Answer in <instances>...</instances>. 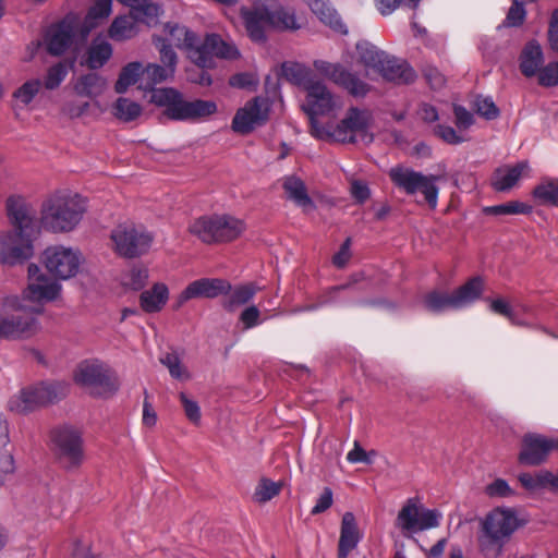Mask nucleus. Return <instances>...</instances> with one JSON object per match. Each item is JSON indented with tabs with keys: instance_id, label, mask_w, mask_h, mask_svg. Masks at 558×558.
I'll use <instances>...</instances> for the list:
<instances>
[{
	"instance_id": "obj_56",
	"label": "nucleus",
	"mask_w": 558,
	"mask_h": 558,
	"mask_svg": "<svg viewBox=\"0 0 558 558\" xmlns=\"http://www.w3.org/2000/svg\"><path fill=\"white\" fill-rule=\"evenodd\" d=\"M180 400L184 410V413L190 422H192L195 425H198L201 423V408L198 403L190 399L184 392L180 393Z\"/></svg>"
},
{
	"instance_id": "obj_16",
	"label": "nucleus",
	"mask_w": 558,
	"mask_h": 558,
	"mask_svg": "<svg viewBox=\"0 0 558 558\" xmlns=\"http://www.w3.org/2000/svg\"><path fill=\"white\" fill-rule=\"evenodd\" d=\"M74 380L98 397L112 393L117 389L111 380L110 369L97 360L81 362L74 372Z\"/></svg>"
},
{
	"instance_id": "obj_14",
	"label": "nucleus",
	"mask_w": 558,
	"mask_h": 558,
	"mask_svg": "<svg viewBox=\"0 0 558 558\" xmlns=\"http://www.w3.org/2000/svg\"><path fill=\"white\" fill-rule=\"evenodd\" d=\"M52 442L59 462L66 470L80 468L84 461L82 433L73 426L53 430Z\"/></svg>"
},
{
	"instance_id": "obj_19",
	"label": "nucleus",
	"mask_w": 558,
	"mask_h": 558,
	"mask_svg": "<svg viewBox=\"0 0 558 558\" xmlns=\"http://www.w3.org/2000/svg\"><path fill=\"white\" fill-rule=\"evenodd\" d=\"M270 104L267 98L255 97L239 108L232 119L231 129L239 134H248L269 119Z\"/></svg>"
},
{
	"instance_id": "obj_42",
	"label": "nucleus",
	"mask_w": 558,
	"mask_h": 558,
	"mask_svg": "<svg viewBox=\"0 0 558 558\" xmlns=\"http://www.w3.org/2000/svg\"><path fill=\"white\" fill-rule=\"evenodd\" d=\"M356 50L360 57L361 62L367 69H372L375 72L379 68V65L385 61L386 53L379 50L376 46L364 41L356 45Z\"/></svg>"
},
{
	"instance_id": "obj_51",
	"label": "nucleus",
	"mask_w": 558,
	"mask_h": 558,
	"mask_svg": "<svg viewBox=\"0 0 558 558\" xmlns=\"http://www.w3.org/2000/svg\"><path fill=\"white\" fill-rule=\"evenodd\" d=\"M484 492L489 498H509L515 495V490L504 478H496L485 486Z\"/></svg>"
},
{
	"instance_id": "obj_1",
	"label": "nucleus",
	"mask_w": 558,
	"mask_h": 558,
	"mask_svg": "<svg viewBox=\"0 0 558 558\" xmlns=\"http://www.w3.org/2000/svg\"><path fill=\"white\" fill-rule=\"evenodd\" d=\"M61 298L62 284L32 263L27 267L26 286L21 294L3 296L1 306L4 311L40 314L46 304L57 302Z\"/></svg>"
},
{
	"instance_id": "obj_46",
	"label": "nucleus",
	"mask_w": 558,
	"mask_h": 558,
	"mask_svg": "<svg viewBox=\"0 0 558 558\" xmlns=\"http://www.w3.org/2000/svg\"><path fill=\"white\" fill-rule=\"evenodd\" d=\"M112 13V0H97L88 10L85 22L93 28Z\"/></svg>"
},
{
	"instance_id": "obj_20",
	"label": "nucleus",
	"mask_w": 558,
	"mask_h": 558,
	"mask_svg": "<svg viewBox=\"0 0 558 558\" xmlns=\"http://www.w3.org/2000/svg\"><path fill=\"white\" fill-rule=\"evenodd\" d=\"M0 313V339L9 341L28 340L38 335L41 324L35 316L10 314L11 311Z\"/></svg>"
},
{
	"instance_id": "obj_21",
	"label": "nucleus",
	"mask_w": 558,
	"mask_h": 558,
	"mask_svg": "<svg viewBox=\"0 0 558 558\" xmlns=\"http://www.w3.org/2000/svg\"><path fill=\"white\" fill-rule=\"evenodd\" d=\"M33 234L9 231L0 235V263L16 265L34 255Z\"/></svg>"
},
{
	"instance_id": "obj_59",
	"label": "nucleus",
	"mask_w": 558,
	"mask_h": 558,
	"mask_svg": "<svg viewBox=\"0 0 558 558\" xmlns=\"http://www.w3.org/2000/svg\"><path fill=\"white\" fill-rule=\"evenodd\" d=\"M539 83L544 86L558 85V62H553L539 71Z\"/></svg>"
},
{
	"instance_id": "obj_31",
	"label": "nucleus",
	"mask_w": 558,
	"mask_h": 558,
	"mask_svg": "<svg viewBox=\"0 0 558 558\" xmlns=\"http://www.w3.org/2000/svg\"><path fill=\"white\" fill-rule=\"evenodd\" d=\"M376 72L385 80L396 83H410L415 77V73L409 64L390 58L388 54Z\"/></svg>"
},
{
	"instance_id": "obj_39",
	"label": "nucleus",
	"mask_w": 558,
	"mask_h": 558,
	"mask_svg": "<svg viewBox=\"0 0 558 558\" xmlns=\"http://www.w3.org/2000/svg\"><path fill=\"white\" fill-rule=\"evenodd\" d=\"M281 75L289 82L302 86L306 89V85L312 81H317L312 75V71L305 64L299 62L287 61L281 64Z\"/></svg>"
},
{
	"instance_id": "obj_15",
	"label": "nucleus",
	"mask_w": 558,
	"mask_h": 558,
	"mask_svg": "<svg viewBox=\"0 0 558 558\" xmlns=\"http://www.w3.org/2000/svg\"><path fill=\"white\" fill-rule=\"evenodd\" d=\"M41 262L56 279L68 280L78 274L83 257L76 248L52 245L44 251Z\"/></svg>"
},
{
	"instance_id": "obj_9",
	"label": "nucleus",
	"mask_w": 558,
	"mask_h": 558,
	"mask_svg": "<svg viewBox=\"0 0 558 558\" xmlns=\"http://www.w3.org/2000/svg\"><path fill=\"white\" fill-rule=\"evenodd\" d=\"M305 92L306 97L302 108L308 116L311 134L315 137V126H327L319 118L335 114L343 104L341 98L331 93L320 80L310 82Z\"/></svg>"
},
{
	"instance_id": "obj_26",
	"label": "nucleus",
	"mask_w": 558,
	"mask_h": 558,
	"mask_svg": "<svg viewBox=\"0 0 558 558\" xmlns=\"http://www.w3.org/2000/svg\"><path fill=\"white\" fill-rule=\"evenodd\" d=\"M74 37V25L69 21H62L46 31L44 45L48 53L61 56L73 45Z\"/></svg>"
},
{
	"instance_id": "obj_2",
	"label": "nucleus",
	"mask_w": 558,
	"mask_h": 558,
	"mask_svg": "<svg viewBox=\"0 0 558 558\" xmlns=\"http://www.w3.org/2000/svg\"><path fill=\"white\" fill-rule=\"evenodd\" d=\"M240 14L248 37L255 43L266 40V29L296 31L301 27L295 12L277 0H254L251 7H242Z\"/></svg>"
},
{
	"instance_id": "obj_6",
	"label": "nucleus",
	"mask_w": 558,
	"mask_h": 558,
	"mask_svg": "<svg viewBox=\"0 0 558 558\" xmlns=\"http://www.w3.org/2000/svg\"><path fill=\"white\" fill-rule=\"evenodd\" d=\"M130 8V14L118 15L108 28V36L113 41L122 43L134 38L140 33V24L154 26L158 22L160 8L150 0H119Z\"/></svg>"
},
{
	"instance_id": "obj_25",
	"label": "nucleus",
	"mask_w": 558,
	"mask_h": 558,
	"mask_svg": "<svg viewBox=\"0 0 558 558\" xmlns=\"http://www.w3.org/2000/svg\"><path fill=\"white\" fill-rule=\"evenodd\" d=\"M163 37L154 36L153 38L158 49L160 50L162 44H165L168 48H171L173 45L177 48L184 50L191 60L192 50L198 48L197 36L185 26L172 23H167L163 26Z\"/></svg>"
},
{
	"instance_id": "obj_23",
	"label": "nucleus",
	"mask_w": 558,
	"mask_h": 558,
	"mask_svg": "<svg viewBox=\"0 0 558 558\" xmlns=\"http://www.w3.org/2000/svg\"><path fill=\"white\" fill-rule=\"evenodd\" d=\"M230 290V283L218 278H202L192 281L177 298V307L192 299H215L226 294Z\"/></svg>"
},
{
	"instance_id": "obj_55",
	"label": "nucleus",
	"mask_w": 558,
	"mask_h": 558,
	"mask_svg": "<svg viewBox=\"0 0 558 558\" xmlns=\"http://www.w3.org/2000/svg\"><path fill=\"white\" fill-rule=\"evenodd\" d=\"M477 113L487 120L496 119L499 110L490 97L477 96L474 100Z\"/></svg>"
},
{
	"instance_id": "obj_34",
	"label": "nucleus",
	"mask_w": 558,
	"mask_h": 558,
	"mask_svg": "<svg viewBox=\"0 0 558 558\" xmlns=\"http://www.w3.org/2000/svg\"><path fill=\"white\" fill-rule=\"evenodd\" d=\"M544 62L541 45L531 40L524 47L520 58V69L525 76L535 75Z\"/></svg>"
},
{
	"instance_id": "obj_11",
	"label": "nucleus",
	"mask_w": 558,
	"mask_h": 558,
	"mask_svg": "<svg viewBox=\"0 0 558 558\" xmlns=\"http://www.w3.org/2000/svg\"><path fill=\"white\" fill-rule=\"evenodd\" d=\"M110 240L113 251L119 256L135 258L150 250L154 236L143 226L123 222L112 229Z\"/></svg>"
},
{
	"instance_id": "obj_41",
	"label": "nucleus",
	"mask_w": 558,
	"mask_h": 558,
	"mask_svg": "<svg viewBox=\"0 0 558 558\" xmlns=\"http://www.w3.org/2000/svg\"><path fill=\"white\" fill-rule=\"evenodd\" d=\"M144 74V66L141 62H130L122 68L116 82L114 89L119 94H123L128 88L134 85L141 75Z\"/></svg>"
},
{
	"instance_id": "obj_7",
	"label": "nucleus",
	"mask_w": 558,
	"mask_h": 558,
	"mask_svg": "<svg viewBox=\"0 0 558 558\" xmlns=\"http://www.w3.org/2000/svg\"><path fill=\"white\" fill-rule=\"evenodd\" d=\"M243 220L230 215L202 216L189 226L191 234L202 242L223 243L238 239L245 230Z\"/></svg>"
},
{
	"instance_id": "obj_63",
	"label": "nucleus",
	"mask_w": 558,
	"mask_h": 558,
	"mask_svg": "<svg viewBox=\"0 0 558 558\" xmlns=\"http://www.w3.org/2000/svg\"><path fill=\"white\" fill-rule=\"evenodd\" d=\"M436 133L448 144H460L465 141V138L459 135L451 126L438 125Z\"/></svg>"
},
{
	"instance_id": "obj_4",
	"label": "nucleus",
	"mask_w": 558,
	"mask_h": 558,
	"mask_svg": "<svg viewBox=\"0 0 558 558\" xmlns=\"http://www.w3.org/2000/svg\"><path fill=\"white\" fill-rule=\"evenodd\" d=\"M373 116L368 110L350 108L344 118L338 123H327V126H315V137L327 142L369 144L374 136L372 133Z\"/></svg>"
},
{
	"instance_id": "obj_12",
	"label": "nucleus",
	"mask_w": 558,
	"mask_h": 558,
	"mask_svg": "<svg viewBox=\"0 0 558 558\" xmlns=\"http://www.w3.org/2000/svg\"><path fill=\"white\" fill-rule=\"evenodd\" d=\"M389 177L392 183L409 195L421 192L430 208H436L439 189L437 181L439 177L434 174H423L412 168L396 166L389 170Z\"/></svg>"
},
{
	"instance_id": "obj_10",
	"label": "nucleus",
	"mask_w": 558,
	"mask_h": 558,
	"mask_svg": "<svg viewBox=\"0 0 558 558\" xmlns=\"http://www.w3.org/2000/svg\"><path fill=\"white\" fill-rule=\"evenodd\" d=\"M69 385L63 381L39 383L22 389L9 401V409L17 413H27L64 398Z\"/></svg>"
},
{
	"instance_id": "obj_49",
	"label": "nucleus",
	"mask_w": 558,
	"mask_h": 558,
	"mask_svg": "<svg viewBox=\"0 0 558 558\" xmlns=\"http://www.w3.org/2000/svg\"><path fill=\"white\" fill-rule=\"evenodd\" d=\"M148 279V270L144 267H133L122 276V284L132 290H141Z\"/></svg>"
},
{
	"instance_id": "obj_54",
	"label": "nucleus",
	"mask_w": 558,
	"mask_h": 558,
	"mask_svg": "<svg viewBox=\"0 0 558 558\" xmlns=\"http://www.w3.org/2000/svg\"><path fill=\"white\" fill-rule=\"evenodd\" d=\"M489 308L497 313V314H500L505 317H507L511 324L513 325H520V326H525L527 325L526 322L524 320H521L517 317V314L514 313V311L512 310V307L509 305V303L507 301H505L504 299H495V300H492L490 301V304H489Z\"/></svg>"
},
{
	"instance_id": "obj_52",
	"label": "nucleus",
	"mask_w": 558,
	"mask_h": 558,
	"mask_svg": "<svg viewBox=\"0 0 558 558\" xmlns=\"http://www.w3.org/2000/svg\"><path fill=\"white\" fill-rule=\"evenodd\" d=\"M518 480L521 483V485L530 492L546 489L545 488L546 476L544 474V470H541L536 473H527V472L521 473L518 475Z\"/></svg>"
},
{
	"instance_id": "obj_35",
	"label": "nucleus",
	"mask_w": 558,
	"mask_h": 558,
	"mask_svg": "<svg viewBox=\"0 0 558 558\" xmlns=\"http://www.w3.org/2000/svg\"><path fill=\"white\" fill-rule=\"evenodd\" d=\"M107 88V81L97 73H88L76 80L73 89L78 96L96 98Z\"/></svg>"
},
{
	"instance_id": "obj_17",
	"label": "nucleus",
	"mask_w": 558,
	"mask_h": 558,
	"mask_svg": "<svg viewBox=\"0 0 558 558\" xmlns=\"http://www.w3.org/2000/svg\"><path fill=\"white\" fill-rule=\"evenodd\" d=\"M239 57L240 51L234 43L223 40L217 34L207 35L198 48L191 52V61L201 69L214 68L216 58L234 60Z\"/></svg>"
},
{
	"instance_id": "obj_61",
	"label": "nucleus",
	"mask_w": 558,
	"mask_h": 558,
	"mask_svg": "<svg viewBox=\"0 0 558 558\" xmlns=\"http://www.w3.org/2000/svg\"><path fill=\"white\" fill-rule=\"evenodd\" d=\"M351 258V239L348 238L339 251L333 255L332 262L335 266L342 268L344 267Z\"/></svg>"
},
{
	"instance_id": "obj_44",
	"label": "nucleus",
	"mask_w": 558,
	"mask_h": 558,
	"mask_svg": "<svg viewBox=\"0 0 558 558\" xmlns=\"http://www.w3.org/2000/svg\"><path fill=\"white\" fill-rule=\"evenodd\" d=\"M141 113L142 107L128 98H119L113 106V114L124 122L135 120Z\"/></svg>"
},
{
	"instance_id": "obj_13",
	"label": "nucleus",
	"mask_w": 558,
	"mask_h": 558,
	"mask_svg": "<svg viewBox=\"0 0 558 558\" xmlns=\"http://www.w3.org/2000/svg\"><path fill=\"white\" fill-rule=\"evenodd\" d=\"M524 524L525 521L519 518L517 511L508 507L490 510L481 521L484 537L500 547Z\"/></svg>"
},
{
	"instance_id": "obj_33",
	"label": "nucleus",
	"mask_w": 558,
	"mask_h": 558,
	"mask_svg": "<svg viewBox=\"0 0 558 558\" xmlns=\"http://www.w3.org/2000/svg\"><path fill=\"white\" fill-rule=\"evenodd\" d=\"M169 299V289L165 283H155L151 289L145 290L140 296V303L146 313L161 311Z\"/></svg>"
},
{
	"instance_id": "obj_18",
	"label": "nucleus",
	"mask_w": 558,
	"mask_h": 558,
	"mask_svg": "<svg viewBox=\"0 0 558 558\" xmlns=\"http://www.w3.org/2000/svg\"><path fill=\"white\" fill-rule=\"evenodd\" d=\"M440 519L439 511L426 509L416 499L410 498L399 511L397 524L404 532L416 533L437 527Z\"/></svg>"
},
{
	"instance_id": "obj_5",
	"label": "nucleus",
	"mask_w": 558,
	"mask_h": 558,
	"mask_svg": "<svg viewBox=\"0 0 558 558\" xmlns=\"http://www.w3.org/2000/svg\"><path fill=\"white\" fill-rule=\"evenodd\" d=\"M150 101L163 108V114L173 121H197L217 112L211 100H185L180 92L170 87L154 88Z\"/></svg>"
},
{
	"instance_id": "obj_57",
	"label": "nucleus",
	"mask_w": 558,
	"mask_h": 558,
	"mask_svg": "<svg viewBox=\"0 0 558 558\" xmlns=\"http://www.w3.org/2000/svg\"><path fill=\"white\" fill-rule=\"evenodd\" d=\"M376 456L375 451H365L357 441H354L353 448L348 452L347 460L350 463H373V459Z\"/></svg>"
},
{
	"instance_id": "obj_60",
	"label": "nucleus",
	"mask_w": 558,
	"mask_h": 558,
	"mask_svg": "<svg viewBox=\"0 0 558 558\" xmlns=\"http://www.w3.org/2000/svg\"><path fill=\"white\" fill-rule=\"evenodd\" d=\"M333 502V494L329 487H325L323 493L316 500L315 506L312 508V514H319L328 510Z\"/></svg>"
},
{
	"instance_id": "obj_53",
	"label": "nucleus",
	"mask_w": 558,
	"mask_h": 558,
	"mask_svg": "<svg viewBox=\"0 0 558 558\" xmlns=\"http://www.w3.org/2000/svg\"><path fill=\"white\" fill-rule=\"evenodd\" d=\"M281 485L270 480H262L255 489V499L259 502H266L280 493Z\"/></svg>"
},
{
	"instance_id": "obj_24",
	"label": "nucleus",
	"mask_w": 558,
	"mask_h": 558,
	"mask_svg": "<svg viewBox=\"0 0 558 558\" xmlns=\"http://www.w3.org/2000/svg\"><path fill=\"white\" fill-rule=\"evenodd\" d=\"M555 448L556 438H547L537 434H527L522 440L519 461L524 465H538L546 460L549 452Z\"/></svg>"
},
{
	"instance_id": "obj_47",
	"label": "nucleus",
	"mask_w": 558,
	"mask_h": 558,
	"mask_svg": "<svg viewBox=\"0 0 558 558\" xmlns=\"http://www.w3.org/2000/svg\"><path fill=\"white\" fill-rule=\"evenodd\" d=\"M533 207L526 203L511 201L505 204L486 207L484 210L489 215H526L532 213Z\"/></svg>"
},
{
	"instance_id": "obj_37",
	"label": "nucleus",
	"mask_w": 558,
	"mask_h": 558,
	"mask_svg": "<svg viewBox=\"0 0 558 558\" xmlns=\"http://www.w3.org/2000/svg\"><path fill=\"white\" fill-rule=\"evenodd\" d=\"M111 44L104 36H97L93 39L88 50L86 64L90 69L101 68L112 56Z\"/></svg>"
},
{
	"instance_id": "obj_8",
	"label": "nucleus",
	"mask_w": 558,
	"mask_h": 558,
	"mask_svg": "<svg viewBox=\"0 0 558 558\" xmlns=\"http://www.w3.org/2000/svg\"><path fill=\"white\" fill-rule=\"evenodd\" d=\"M483 279L474 277L451 293L444 291L428 292L423 299V306L434 314L462 310L477 301L483 293Z\"/></svg>"
},
{
	"instance_id": "obj_62",
	"label": "nucleus",
	"mask_w": 558,
	"mask_h": 558,
	"mask_svg": "<svg viewBox=\"0 0 558 558\" xmlns=\"http://www.w3.org/2000/svg\"><path fill=\"white\" fill-rule=\"evenodd\" d=\"M456 124L460 130L469 129L474 123L473 114L461 106H454Z\"/></svg>"
},
{
	"instance_id": "obj_58",
	"label": "nucleus",
	"mask_w": 558,
	"mask_h": 558,
	"mask_svg": "<svg viewBox=\"0 0 558 558\" xmlns=\"http://www.w3.org/2000/svg\"><path fill=\"white\" fill-rule=\"evenodd\" d=\"M526 11L521 5L512 4L504 21V25L508 27H518L523 24Z\"/></svg>"
},
{
	"instance_id": "obj_29",
	"label": "nucleus",
	"mask_w": 558,
	"mask_h": 558,
	"mask_svg": "<svg viewBox=\"0 0 558 558\" xmlns=\"http://www.w3.org/2000/svg\"><path fill=\"white\" fill-rule=\"evenodd\" d=\"M530 171L527 161H520L514 166H502L495 170L492 185L496 191L505 192L512 189L524 173Z\"/></svg>"
},
{
	"instance_id": "obj_30",
	"label": "nucleus",
	"mask_w": 558,
	"mask_h": 558,
	"mask_svg": "<svg viewBox=\"0 0 558 558\" xmlns=\"http://www.w3.org/2000/svg\"><path fill=\"white\" fill-rule=\"evenodd\" d=\"M360 539L361 535L354 514L352 512H345L341 521L338 558H347L357 546Z\"/></svg>"
},
{
	"instance_id": "obj_27",
	"label": "nucleus",
	"mask_w": 558,
	"mask_h": 558,
	"mask_svg": "<svg viewBox=\"0 0 558 558\" xmlns=\"http://www.w3.org/2000/svg\"><path fill=\"white\" fill-rule=\"evenodd\" d=\"M9 218L14 227L13 231L34 233L35 210L24 197L13 195L7 201Z\"/></svg>"
},
{
	"instance_id": "obj_28",
	"label": "nucleus",
	"mask_w": 558,
	"mask_h": 558,
	"mask_svg": "<svg viewBox=\"0 0 558 558\" xmlns=\"http://www.w3.org/2000/svg\"><path fill=\"white\" fill-rule=\"evenodd\" d=\"M159 52L163 65L154 63L144 68V74L146 75L150 85L167 81L171 78L175 73L178 58L174 50L162 44Z\"/></svg>"
},
{
	"instance_id": "obj_43",
	"label": "nucleus",
	"mask_w": 558,
	"mask_h": 558,
	"mask_svg": "<svg viewBox=\"0 0 558 558\" xmlns=\"http://www.w3.org/2000/svg\"><path fill=\"white\" fill-rule=\"evenodd\" d=\"M43 87L39 78H31L24 82L13 93V99L17 106L26 107L32 104Z\"/></svg>"
},
{
	"instance_id": "obj_22",
	"label": "nucleus",
	"mask_w": 558,
	"mask_h": 558,
	"mask_svg": "<svg viewBox=\"0 0 558 558\" xmlns=\"http://www.w3.org/2000/svg\"><path fill=\"white\" fill-rule=\"evenodd\" d=\"M313 66L318 74L353 96H364L368 92V85L340 63L317 59L313 62Z\"/></svg>"
},
{
	"instance_id": "obj_32",
	"label": "nucleus",
	"mask_w": 558,
	"mask_h": 558,
	"mask_svg": "<svg viewBox=\"0 0 558 558\" xmlns=\"http://www.w3.org/2000/svg\"><path fill=\"white\" fill-rule=\"evenodd\" d=\"M312 10V12L331 29L345 34L347 28L342 23L337 11L329 4L327 0H303Z\"/></svg>"
},
{
	"instance_id": "obj_38",
	"label": "nucleus",
	"mask_w": 558,
	"mask_h": 558,
	"mask_svg": "<svg viewBox=\"0 0 558 558\" xmlns=\"http://www.w3.org/2000/svg\"><path fill=\"white\" fill-rule=\"evenodd\" d=\"M283 189L287 197L293 201L298 206L302 207L304 210L313 209V202L308 197L302 180L295 177H288L283 181Z\"/></svg>"
},
{
	"instance_id": "obj_3",
	"label": "nucleus",
	"mask_w": 558,
	"mask_h": 558,
	"mask_svg": "<svg viewBox=\"0 0 558 558\" xmlns=\"http://www.w3.org/2000/svg\"><path fill=\"white\" fill-rule=\"evenodd\" d=\"M87 210V199L81 194L60 190L41 204L40 225L52 233H69L77 228Z\"/></svg>"
},
{
	"instance_id": "obj_40",
	"label": "nucleus",
	"mask_w": 558,
	"mask_h": 558,
	"mask_svg": "<svg viewBox=\"0 0 558 558\" xmlns=\"http://www.w3.org/2000/svg\"><path fill=\"white\" fill-rule=\"evenodd\" d=\"M539 205L558 206V179H545L532 193Z\"/></svg>"
},
{
	"instance_id": "obj_45",
	"label": "nucleus",
	"mask_w": 558,
	"mask_h": 558,
	"mask_svg": "<svg viewBox=\"0 0 558 558\" xmlns=\"http://www.w3.org/2000/svg\"><path fill=\"white\" fill-rule=\"evenodd\" d=\"M160 363L168 368L172 378L182 381L189 380L191 378L190 372L184 366L177 353H166L160 357Z\"/></svg>"
},
{
	"instance_id": "obj_64",
	"label": "nucleus",
	"mask_w": 558,
	"mask_h": 558,
	"mask_svg": "<svg viewBox=\"0 0 558 558\" xmlns=\"http://www.w3.org/2000/svg\"><path fill=\"white\" fill-rule=\"evenodd\" d=\"M548 41L550 48L558 51V9H556L551 14L548 28Z\"/></svg>"
},
{
	"instance_id": "obj_48",
	"label": "nucleus",
	"mask_w": 558,
	"mask_h": 558,
	"mask_svg": "<svg viewBox=\"0 0 558 558\" xmlns=\"http://www.w3.org/2000/svg\"><path fill=\"white\" fill-rule=\"evenodd\" d=\"M73 66V62L65 63L59 62L50 66L44 80V85L47 89H56L66 77L69 70Z\"/></svg>"
},
{
	"instance_id": "obj_50",
	"label": "nucleus",
	"mask_w": 558,
	"mask_h": 558,
	"mask_svg": "<svg viewBox=\"0 0 558 558\" xmlns=\"http://www.w3.org/2000/svg\"><path fill=\"white\" fill-rule=\"evenodd\" d=\"M272 317V315H269ZM267 317L262 318V311L255 304L246 306L240 314L239 320L242 323L244 329H252L260 325Z\"/></svg>"
},
{
	"instance_id": "obj_36",
	"label": "nucleus",
	"mask_w": 558,
	"mask_h": 558,
	"mask_svg": "<svg viewBox=\"0 0 558 558\" xmlns=\"http://www.w3.org/2000/svg\"><path fill=\"white\" fill-rule=\"evenodd\" d=\"M258 291L259 287L252 282L239 284L234 288L230 287V290L227 292L228 296L223 302V307L229 312H233L238 307L248 304Z\"/></svg>"
}]
</instances>
